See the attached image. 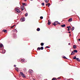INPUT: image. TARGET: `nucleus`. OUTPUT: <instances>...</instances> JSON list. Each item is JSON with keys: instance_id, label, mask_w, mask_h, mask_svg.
I'll list each match as a JSON object with an SVG mask.
<instances>
[{"instance_id": "obj_4", "label": "nucleus", "mask_w": 80, "mask_h": 80, "mask_svg": "<svg viewBox=\"0 0 80 80\" xmlns=\"http://www.w3.org/2000/svg\"><path fill=\"white\" fill-rule=\"evenodd\" d=\"M29 73H33V71L32 70H30V69L28 71Z\"/></svg>"}, {"instance_id": "obj_32", "label": "nucleus", "mask_w": 80, "mask_h": 80, "mask_svg": "<svg viewBox=\"0 0 80 80\" xmlns=\"http://www.w3.org/2000/svg\"><path fill=\"white\" fill-rule=\"evenodd\" d=\"M56 80V79H55V78H53L52 79V80Z\"/></svg>"}, {"instance_id": "obj_47", "label": "nucleus", "mask_w": 80, "mask_h": 80, "mask_svg": "<svg viewBox=\"0 0 80 80\" xmlns=\"http://www.w3.org/2000/svg\"><path fill=\"white\" fill-rule=\"evenodd\" d=\"M31 1H33V0H30Z\"/></svg>"}, {"instance_id": "obj_11", "label": "nucleus", "mask_w": 80, "mask_h": 80, "mask_svg": "<svg viewBox=\"0 0 80 80\" xmlns=\"http://www.w3.org/2000/svg\"><path fill=\"white\" fill-rule=\"evenodd\" d=\"M76 60L77 61H78V62H80V60L79 59V58H76Z\"/></svg>"}, {"instance_id": "obj_52", "label": "nucleus", "mask_w": 80, "mask_h": 80, "mask_svg": "<svg viewBox=\"0 0 80 80\" xmlns=\"http://www.w3.org/2000/svg\"><path fill=\"white\" fill-rule=\"evenodd\" d=\"M70 35H71V34H70Z\"/></svg>"}, {"instance_id": "obj_37", "label": "nucleus", "mask_w": 80, "mask_h": 80, "mask_svg": "<svg viewBox=\"0 0 80 80\" xmlns=\"http://www.w3.org/2000/svg\"><path fill=\"white\" fill-rule=\"evenodd\" d=\"M13 27H14V26H13L11 27V28H13Z\"/></svg>"}, {"instance_id": "obj_18", "label": "nucleus", "mask_w": 80, "mask_h": 80, "mask_svg": "<svg viewBox=\"0 0 80 80\" xmlns=\"http://www.w3.org/2000/svg\"><path fill=\"white\" fill-rule=\"evenodd\" d=\"M41 50V49L40 48L38 47L37 48V50Z\"/></svg>"}, {"instance_id": "obj_29", "label": "nucleus", "mask_w": 80, "mask_h": 80, "mask_svg": "<svg viewBox=\"0 0 80 80\" xmlns=\"http://www.w3.org/2000/svg\"><path fill=\"white\" fill-rule=\"evenodd\" d=\"M63 58H64L65 59V58L66 59H67V58H66V57H65V56L63 57Z\"/></svg>"}, {"instance_id": "obj_45", "label": "nucleus", "mask_w": 80, "mask_h": 80, "mask_svg": "<svg viewBox=\"0 0 80 80\" xmlns=\"http://www.w3.org/2000/svg\"><path fill=\"white\" fill-rule=\"evenodd\" d=\"M48 22H50V20H48Z\"/></svg>"}, {"instance_id": "obj_2", "label": "nucleus", "mask_w": 80, "mask_h": 80, "mask_svg": "<svg viewBox=\"0 0 80 80\" xmlns=\"http://www.w3.org/2000/svg\"><path fill=\"white\" fill-rule=\"evenodd\" d=\"M4 47H3V45L2 43L0 44V48H1L2 50V49H3Z\"/></svg>"}, {"instance_id": "obj_20", "label": "nucleus", "mask_w": 80, "mask_h": 80, "mask_svg": "<svg viewBox=\"0 0 80 80\" xmlns=\"http://www.w3.org/2000/svg\"><path fill=\"white\" fill-rule=\"evenodd\" d=\"M44 45V44L43 42H42L41 43V46H43Z\"/></svg>"}, {"instance_id": "obj_3", "label": "nucleus", "mask_w": 80, "mask_h": 80, "mask_svg": "<svg viewBox=\"0 0 80 80\" xmlns=\"http://www.w3.org/2000/svg\"><path fill=\"white\" fill-rule=\"evenodd\" d=\"M58 24V21L55 22L54 23V26H56V25H57V24Z\"/></svg>"}, {"instance_id": "obj_12", "label": "nucleus", "mask_w": 80, "mask_h": 80, "mask_svg": "<svg viewBox=\"0 0 80 80\" xmlns=\"http://www.w3.org/2000/svg\"><path fill=\"white\" fill-rule=\"evenodd\" d=\"M77 53V52H78V51H77V50H74V53Z\"/></svg>"}, {"instance_id": "obj_30", "label": "nucleus", "mask_w": 80, "mask_h": 80, "mask_svg": "<svg viewBox=\"0 0 80 80\" xmlns=\"http://www.w3.org/2000/svg\"><path fill=\"white\" fill-rule=\"evenodd\" d=\"M51 23V22H48V25H50Z\"/></svg>"}, {"instance_id": "obj_41", "label": "nucleus", "mask_w": 80, "mask_h": 80, "mask_svg": "<svg viewBox=\"0 0 80 80\" xmlns=\"http://www.w3.org/2000/svg\"><path fill=\"white\" fill-rule=\"evenodd\" d=\"M25 2H27V0H23Z\"/></svg>"}, {"instance_id": "obj_16", "label": "nucleus", "mask_w": 80, "mask_h": 80, "mask_svg": "<svg viewBox=\"0 0 80 80\" xmlns=\"http://www.w3.org/2000/svg\"><path fill=\"white\" fill-rule=\"evenodd\" d=\"M62 27H65V24H63L61 25Z\"/></svg>"}, {"instance_id": "obj_21", "label": "nucleus", "mask_w": 80, "mask_h": 80, "mask_svg": "<svg viewBox=\"0 0 80 80\" xmlns=\"http://www.w3.org/2000/svg\"><path fill=\"white\" fill-rule=\"evenodd\" d=\"M74 53H75L74 52V51H72V53L71 54V55H73V54H74Z\"/></svg>"}, {"instance_id": "obj_14", "label": "nucleus", "mask_w": 80, "mask_h": 80, "mask_svg": "<svg viewBox=\"0 0 80 80\" xmlns=\"http://www.w3.org/2000/svg\"><path fill=\"white\" fill-rule=\"evenodd\" d=\"M45 1L46 2V3H48V2L49 0H45Z\"/></svg>"}, {"instance_id": "obj_25", "label": "nucleus", "mask_w": 80, "mask_h": 80, "mask_svg": "<svg viewBox=\"0 0 80 80\" xmlns=\"http://www.w3.org/2000/svg\"><path fill=\"white\" fill-rule=\"evenodd\" d=\"M76 59H77V57L75 56H74V57L73 58V59H76Z\"/></svg>"}, {"instance_id": "obj_28", "label": "nucleus", "mask_w": 80, "mask_h": 80, "mask_svg": "<svg viewBox=\"0 0 80 80\" xmlns=\"http://www.w3.org/2000/svg\"><path fill=\"white\" fill-rule=\"evenodd\" d=\"M23 5V6H24V5H26V4L25 3H22Z\"/></svg>"}, {"instance_id": "obj_40", "label": "nucleus", "mask_w": 80, "mask_h": 80, "mask_svg": "<svg viewBox=\"0 0 80 80\" xmlns=\"http://www.w3.org/2000/svg\"><path fill=\"white\" fill-rule=\"evenodd\" d=\"M60 77H58V79H60Z\"/></svg>"}, {"instance_id": "obj_50", "label": "nucleus", "mask_w": 80, "mask_h": 80, "mask_svg": "<svg viewBox=\"0 0 80 80\" xmlns=\"http://www.w3.org/2000/svg\"><path fill=\"white\" fill-rule=\"evenodd\" d=\"M25 70H26V69H25Z\"/></svg>"}, {"instance_id": "obj_22", "label": "nucleus", "mask_w": 80, "mask_h": 80, "mask_svg": "<svg viewBox=\"0 0 80 80\" xmlns=\"http://www.w3.org/2000/svg\"><path fill=\"white\" fill-rule=\"evenodd\" d=\"M73 48H74V49H75V48H76V46L74 45L73 46Z\"/></svg>"}, {"instance_id": "obj_44", "label": "nucleus", "mask_w": 80, "mask_h": 80, "mask_svg": "<svg viewBox=\"0 0 80 80\" xmlns=\"http://www.w3.org/2000/svg\"><path fill=\"white\" fill-rule=\"evenodd\" d=\"M78 41H80V39H78Z\"/></svg>"}, {"instance_id": "obj_27", "label": "nucleus", "mask_w": 80, "mask_h": 80, "mask_svg": "<svg viewBox=\"0 0 80 80\" xmlns=\"http://www.w3.org/2000/svg\"><path fill=\"white\" fill-rule=\"evenodd\" d=\"M40 18H41V19H43V17L41 16L40 17Z\"/></svg>"}, {"instance_id": "obj_46", "label": "nucleus", "mask_w": 80, "mask_h": 80, "mask_svg": "<svg viewBox=\"0 0 80 80\" xmlns=\"http://www.w3.org/2000/svg\"><path fill=\"white\" fill-rule=\"evenodd\" d=\"M48 7H50V5H48Z\"/></svg>"}, {"instance_id": "obj_53", "label": "nucleus", "mask_w": 80, "mask_h": 80, "mask_svg": "<svg viewBox=\"0 0 80 80\" xmlns=\"http://www.w3.org/2000/svg\"><path fill=\"white\" fill-rule=\"evenodd\" d=\"M69 80H70V79H69Z\"/></svg>"}, {"instance_id": "obj_10", "label": "nucleus", "mask_w": 80, "mask_h": 80, "mask_svg": "<svg viewBox=\"0 0 80 80\" xmlns=\"http://www.w3.org/2000/svg\"><path fill=\"white\" fill-rule=\"evenodd\" d=\"M6 52V51L5 50H3L2 51V53H5Z\"/></svg>"}, {"instance_id": "obj_1", "label": "nucleus", "mask_w": 80, "mask_h": 80, "mask_svg": "<svg viewBox=\"0 0 80 80\" xmlns=\"http://www.w3.org/2000/svg\"><path fill=\"white\" fill-rule=\"evenodd\" d=\"M20 75H21V76L22 77H24V78H25V77H26L25 76V74H23V72H20Z\"/></svg>"}, {"instance_id": "obj_34", "label": "nucleus", "mask_w": 80, "mask_h": 80, "mask_svg": "<svg viewBox=\"0 0 80 80\" xmlns=\"http://www.w3.org/2000/svg\"><path fill=\"white\" fill-rule=\"evenodd\" d=\"M70 28H68V31H70Z\"/></svg>"}, {"instance_id": "obj_13", "label": "nucleus", "mask_w": 80, "mask_h": 80, "mask_svg": "<svg viewBox=\"0 0 80 80\" xmlns=\"http://www.w3.org/2000/svg\"><path fill=\"white\" fill-rule=\"evenodd\" d=\"M15 69L16 70V71H17V72H18V68H15Z\"/></svg>"}, {"instance_id": "obj_24", "label": "nucleus", "mask_w": 80, "mask_h": 80, "mask_svg": "<svg viewBox=\"0 0 80 80\" xmlns=\"http://www.w3.org/2000/svg\"><path fill=\"white\" fill-rule=\"evenodd\" d=\"M43 47H41L40 48V49L41 50H43Z\"/></svg>"}, {"instance_id": "obj_51", "label": "nucleus", "mask_w": 80, "mask_h": 80, "mask_svg": "<svg viewBox=\"0 0 80 80\" xmlns=\"http://www.w3.org/2000/svg\"><path fill=\"white\" fill-rule=\"evenodd\" d=\"M13 26H14H14H15V25H13Z\"/></svg>"}, {"instance_id": "obj_38", "label": "nucleus", "mask_w": 80, "mask_h": 80, "mask_svg": "<svg viewBox=\"0 0 80 80\" xmlns=\"http://www.w3.org/2000/svg\"><path fill=\"white\" fill-rule=\"evenodd\" d=\"M48 5H50V3H48Z\"/></svg>"}, {"instance_id": "obj_5", "label": "nucleus", "mask_w": 80, "mask_h": 80, "mask_svg": "<svg viewBox=\"0 0 80 80\" xmlns=\"http://www.w3.org/2000/svg\"><path fill=\"white\" fill-rule=\"evenodd\" d=\"M16 11L18 13H20V11L18 8H16Z\"/></svg>"}, {"instance_id": "obj_19", "label": "nucleus", "mask_w": 80, "mask_h": 80, "mask_svg": "<svg viewBox=\"0 0 80 80\" xmlns=\"http://www.w3.org/2000/svg\"><path fill=\"white\" fill-rule=\"evenodd\" d=\"M74 29H75V28L74 27H72L71 29L72 31H73V30H74Z\"/></svg>"}, {"instance_id": "obj_49", "label": "nucleus", "mask_w": 80, "mask_h": 80, "mask_svg": "<svg viewBox=\"0 0 80 80\" xmlns=\"http://www.w3.org/2000/svg\"><path fill=\"white\" fill-rule=\"evenodd\" d=\"M59 23V24H60V23Z\"/></svg>"}, {"instance_id": "obj_48", "label": "nucleus", "mask_w": 80, "mask_h": 80, "mask_svg": "<svg viewBox=\"0 0 80 80\" xmlns=\"http://www.w3.org/2000/svg\"><path fill=\"white\" fill-rule=\"evenodd\" d=\"M44 80H47V79H44Z\"/></svg>"}, {"instance_id": "obj_33", "label": "nucleus", "mask_w": 80, "mask_h": 80, "mask_svg": "<svg viewBox=\"0 0 80 80\" xmlns=\"http://www.w3.org/2000/svg\"><path fill=\"white\" fill-rule=\"evenodd\" d=\"M46 48H50V47H48V46H46Z\"/></svg>"}, {"instance_id": "obj_36", "label": "nucleus", "mask_w": 80, "mask_h": 80, "mask_svg": "<svg viewBox=\"0 0 80 80\" xmlns=\"http://www.w3.org/2000/svg\"><path fill=\"white\" fill-rule=\"evenodd\" d=\"M68 32L69 33H71V32H70V31H69Z\"/></svg>"}, {"instance_id": "obj_7", "label": "nucleus", "mask_w": 80, "mask_h": 80, "mask_svg": "<svg viewBox=\"0 0 80 80\" xmlns=\"http://www.w3.org/2000/svg\"><path fill=\"white\" fill-rule=\"evenodd\" d=\"M21 63H24V62H25V61L24 59H21Z\"/></svg>"}, {"instance_id": "obj_8", "label": "nucleus", "mask_w": 80, "mask_h": 80, "mask_svg": "<svg viewBox=\"0 0 80 80\" xmlns=\"http://www.w3.org/2000/svg\"><path fill=\"white\" fill-rule=\"evenodd\" d=\"M21 8L22 10H24V6H22L21 7Z\"/></svg>"}, {"instance_id": "obj_35", "label": "nucleus", "mask_w": 80, "mask_h": 80, "mask_svg": "<svg viewBox=\"0 0 80 80\" xmlns=\"http://www.w3.org/2000/svg\"><path fill=\"white\" fill-rule=\"evenodd\" d=\"M14 67H16V65H14Z\"/></svg>"}, {"instance_id": "obj_23", "label": "nucleus", "mask_w": 80, "mask_h": 80, "mask_svg": "<svg viewBox=\"0 0 80 80\" xmlns=\"http://www.w3.org/2000/svg\"><path fill=\"white\" fill-rule=\"evenodd\" d=\"M42 5V6H44V5H45V3H44L43 2L41 4Z\"/></svg>"}, {"instance_id": "obj_9", "label": "nucleus", "mask_w": 80, "mask_h": 80, "mask_svg": "<svg viewBox=\"0 0 80 80\" xmlns=\"http://www.w3.org/2000/svg\"><path fill=\"white\" fill-rule=\"evenodd\" d=\"M72 21V18H70V19H69L68 20V22H71Z\"/></svg>"}, {"instance_id": "obj_15", "label": "nucleus", "mask_w": 80, "mask_h": 80, "mask_svg": "<svg viewBox=\"0 0 80 80\" xmlns=\"http://www.w3.org/2000/svg\"><path fill=\"white\" fill-rule=\"evenodd\" d=\"M37 31H38V32H39V31H40V29L39 28H38L37 29Z\"/></svg>"}, {"instance_id": "obj_43", "label": "nucleus", "mask_w": 80, "mask_h": 80, "mask_svg": "<svg viewBox=\"0 0 80 80\" xmlns=\"http://www.w3.org/2000/svg\"><path fill=\"white\" fill-rule=\"evenodd\" d=\"M14 30H16V31L17 32V30H16V29H15Z\"/></svg>"}, {"instance_id": "obj_17", "label": "nucleus", "mask_w": 80, "mask_h": 80, "mask_svg": "<svg viewBox=\"0 0 80 80\" xmlns=\"http://www.w3.org/2000/svg\"><path fill=\"white\" fill-rule=\"evenodd\" d=\"M67 28H70V29H71V27H70V26H67Z\"/></svg>"}, {"instance_id": "obj_42", "label": "nucleus", "mask_w": 80, "mask_h": 80, "mask_svg": "<svg viewBox=\"0 0 80 80\" xmlns=\"http://www.w3.org/2000/svg\"><path fill=\"white\" fill-rule=\"evenodd\" d=\"M46 6H48V4H46Z\"/></svg>"}, {"instance_id": "obj_6", "label": "nucleus", "mask_w": 80, "mask_h": 80, "mask_svg": "<svg viewBox=\"0 0 80 80\" xmlns=\"http://www.w3.org/2000/svg\"><path fill=\"white\" fill-rule=\"evenodd\" d=\"M25 20V18H23L21 19V22H24Z\"/></svg>"}, {"instance_id": "obj_39", "label": "nucleus", "mask_w": 80, "mask_h": 80, "mask_svg": "<svg viewBox=\"0 0 80 80\" xmlns=\"http://www.w3.org/2000/svg\"><path fill=\"white\" fill-rule=\"evenodd\" d=\"M68 45H70V43H68Z\"/></svg>"}, {"instance_id": "obj_31", "label": "nucleus", "mask_w": 80, "mask_h": 80, "mask_svg": "<svg viewBox=\"0 0 80 80\" xmlns=\"http://www.w3.org/2000/svg\"><path fill=\"white\" fill-rule=\"evenodd\" d=\"M3 32H7V30H4L3 31Z\"/></svg>"}, {"instance_id": "obj_26", "label": "nucleus", "mask_w": 80, "mask_h": 80, "mask_svg": "<svg viewBox=\"0 0 80 80\" xmlns=\"http://www.w3.org/2000/svg\"><path fill=\"white\" fill-rule=\"evenodd\" d=\"M25 17H27V16H28V13H27L26 14H25Z\"/></svg>"}]
</instances>
